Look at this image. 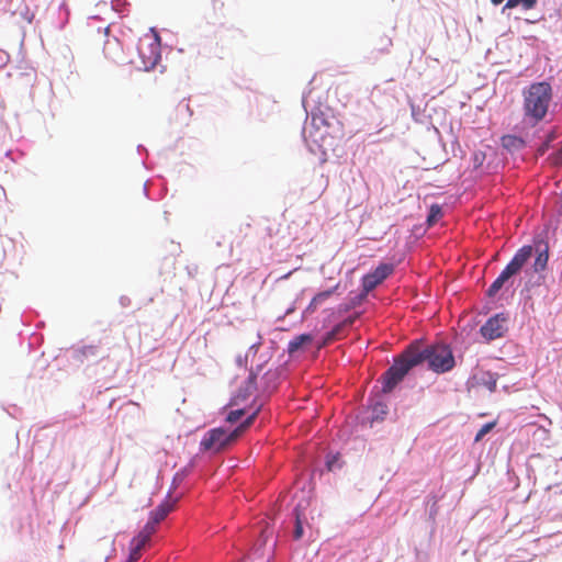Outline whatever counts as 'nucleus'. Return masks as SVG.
I'll list each match as a JSON object with an SVG mask.
<instances>
[{"label":"nucleus","instance_id":"nucleus-2","mask_svg":"<svg viewBox=\"0 0 562 562\" xmlns=\"http://www.w3.org/2000/svg\"><path fill=\"white\" fill-rule=\"evenodd\" d=\"M413 356L420 359V363L428 362V367L436 373H445L453 369L456 361L450 347L446 344H434L422 348L417 344L409 346Z\"/></svg>","mask_w":562,"mask_h":562},{"label":"nucleus","instance_id":"nucleus-25","mask_svg":"<svg viewBox=\"0 0 562 562\" xmlns=\"http://www.w3.org/2000/svg\"><path fill=\"white\" fill-rule=\"evenodd\" d=\"M157 525L158 524L155 522L153 519H149L140 531L148 536L149 538H151V536L156 532Z\"/></svg>","mask_w":562,"mask_h":562},{"label":"nucleus","instance_id":"nucleus-21","mask_svg":"<svg viewBox=\"0 0 562 562\" xmlns=\"http://www.w3.org/2000/svg\"><path fill=\"white\" fill-rule=\"evenodd\" d=\"M496 426V420L486 423L483 425L479 431L476 432V436L474 438L475 442L481 441L485 435H487L494 427Z\"/></svg>","mask_w":562,"mask_h":562},{"label":"nucleus","instance_id":"nucleus-14","mask_svg":"<svg viewBox=\"0 0 562 562\" xmlns=\"http://www.w3.org/2000/svg\"><path fill=\"white\" fill-rule=\"evenodd\" d=\"M173 509V503L164 502L154 512H151L150 519L159 524L167 515Z\"/></svg>","mask_w":562,"mask_h":562},{"label":"nucleus","instance_id":"nucleus-33","mask_svg":"<svg viewBox=\"0 0 562 562\" xmlns=\"http://www.w3.org/2000/svg\"><path fill=\"white\" fill-rule=\"evenodd\" d=\"M495 386H496V381H493L492 386H490V390L493 391L495 389Z\"/></svg>","mask_w":562,"mask_h":562},{"label":"nucleus","instance_id":"nucleus-6","mask_svg":"<svg viewBox=\"0 0 562 562\" xmlns=\"http://www.w3.org/2000/svg\"><path fill=\"white\" fill-rule=\"evenodd\" d=\"M236 439L234 430L227 432L223 428H213L203 436L200 447L202 451L217 453L226 449Z\"/></svg>","mask_w":562,"mask_h":562},{"label":"nucleus","instance_id":"nucleus-8","mask_svg":"<svg viewBox=\"0 0 562 562\" xmlns=\"http://www.w3.org/2000/svg\"><path fill=\"white\" fill-rule=\"evenodd\" d=\"M394 272V265L392 263H380L372 272L366 274L362 278V288L366 293L374 290L381 284L387 277Z\"/></svg>","mask_w":562,"mask_h":562},{"label":"nucleus","instance_id":"nucleus-12","mask_svg":"<svg viewBox=\"0 0 562 562\" xmlns=\"http://www.w3.org/2000/svg\"><path fill=\"white\" fill-rule=\"evenodd\" d=\"M335 289H336V286L333 288V289H329V290H326V291L317 293L312 299V301L310 302V304L305 308L304 313L305 314H313L318 308L319 305H322L324 302H326L333 295Z\"/></svg>","mask_w":562,"mask_h":562},{"label":"nucleus","instance_id":"nucleus-23","mask_svg":"<svg viewBox=\"0 0 562 562\" xmlns=\"http://www.w3.org/2000/svg\"><path fill=\"white\" fill-rule=\"evenodd\" d=\"M294 539L299 540L303 536V526L297 509H295V528L293 532Z\"/></svg>","mask_w":562,"mask_h":562},{"label":"nucleus","instance_id":"nucleus-16","mask_svg":"<svg viewBox=\"0 0 562 562\" xmlns=\"http://www.w3.org/2000/svg\"><path fill=\"white\" fill-rule=\"evenodd\" d=\"M259 407L250 415L248 416L237 428L234 429V435L238 438L239 436H241V434L250 427V425L254 423V420L256 419L258 413H259Z\"/></svg>","mask_w":562,"mask_h":562},{"label":"nucleus","instance_id":"nucleus-7","mask_svg":"<svg viewBox=\"0 0 562 562\" xmlns=\"http://www.w3.org/2000/svg\"><path fill=\"white\" fill-rule=\"evenodd\" d=\"M482 336L487 340L501 338L507 331V317L504 313L496 314L488 318L480 329Z\"/></svg>","mask_w":562,"mask_h":562},{"label":"nucleus","instance_id":"nucleus-24","mask_svg":"<svg viewBox=\"0 0 562 562\" xmlns=\"http://www.w3.org/2000/svg\"><path fill=\"white\" fill-rule=\"evenodd\" d=\"M372 412L374 414V418H379L381 415L386 414L387 406L381 402H378L372 406Z\"/></svg>","mask_w":562,"mask_h":562},{"label":"nucleus","instance_id":"nucleus-13","mask_svg":"<svg viewBox=\"0 0 562 562\" xmlns=\"http://www.w3.org/2000/svg\"><path fill=\"white\" fill-rule=\"evenodd\" d=\"M313 336L311 334H301L294 337L288 346V351L290 355H293L301 350L304 346L312 344Z\"/></svg>","mask_w":562,"mask_h":562},{"label":"nucleus","instance_id":"nucleus-27","mask_svg":"<svg viewBox=\"0 0 562 562\" xmlns=\"http://www.w3.org/2000/svg\"><path fill=\"white\" fill-rule=\"evenodd\" d=\"M142 555V549H136V547L131 546V552L127 562H136L139 560Z\"/></svg>","mask_w":562,"mask_h":562},{"label":"nucleus","instance_id":"nucleus-11","mask_svg":"<svg viewBox=\"0 0 562 562\" xmlns=\"http://www.w3.org/2000/svg\"><path fill=\"white\" fill-rule=\"evenodd\" d=\"M99 353L98 346L86 345L74 350L72 358L80 363H83L89 358H95Z\"/></svg>","mask_w":562,"mask_h":562},{"label":"nucleus","instance_id":"nucleus-31","mask_svg":"<svg viewBox=\"0 0 562 562\" xmlns=\"http://www.w3.org/2000/svg\"><path fill=\"white\" fill-rule=\"evenodd\" d=\"M548 146H549V143L547 142L540 150L543 153L548 148Z\"/></svg>","mask_w":562,"mask_h":562},{"label":"nucleus","instance_id":"nucleus-29","mask_svg":"<svg viewBox=\"0 0 562 562\" xmlns=\"http://www.w3.org/2000/svg\"><path fill=\"white\" fill-rule=\"evenodd\" d=\"M333 467H334V461L328 460V461H327V468H328V470H333Z\"/></svg>","mask_w":562,"mask_h":562},{"label":"nucleus","instance_id":"nucleus-28","mask_svg":"<svg viewBox=\"0 0 562 562\" xmlns=\"http://www.w3.org/2000/svg\"><path fill=\"white\" fill-rule=\"evenodd\" d=\"M551 164L553 166H561L562 165V145L561 148L550 156Z\"/></svg>","mask_w":562,"mask_h":562},{"label":"nucleus","instance_id":"nucleus-15","mask_svg":"<svg viewBox=\"0 0 562 562\" xmlns=\"http://www.w3.org/2000/svg\"><path fill=\"white\" fill-rule=\"evenodd\" d=\"M548 260H549V255H548V248L546 247L543 250H540L538 252V255L535 259V262H533V270L536 272L543 271L547 267Z\"/></svg>","mask_w":562,"mask_h":562},{"label":"nucleus","instance_id":"nucleus-1","mask_svg":"<svg viewBox=\"0 0 562 562\" xmlns=\"http://www.w3.org/2000/svg\"><path fill=\"white\" fill-rule=\"evenodd\" d=\"M525 117L532 124L544 119L552 100V88L548 82L530 85L522 93Z\"/></svg>","mask_w":562,"mask_h":562},{"label":"nucleus","instance_id":"nucleus-32","mask_svg":"<svg viewBox=\"0 0 562 562\" xmlns=\"http://www.w3.org/2000/svg\"><path fill=\"white\" fill-rule=\"evenodd\" d=\"M554 137H555V136H554V134H553V133H551V134L549 135L548 143H549L550 140L554 139Z\"/></svg>","mask_w":562,"mask_h":562},{"label":"nucleus","instance_id":"nucleus-30","mask_svg":"<svg viewBox=\"0 0 562 562\" xmlns=\"http://www.w3.org/2000/svg\"><path fill=\"white\" fill-rule=\"evenodd\" d=\"M504 0H491V2L494 4V5H498L503 2Z\"/></svg>","mask_w":562,"mask_h":562},{"label":"nucleus","instance_id":"nucleus-3","mask_svg":"<svg viewBox=\"0 0 562 562\" xmlns=\"http://www.w3.org/2000/svg\"><path fill=\"white\" fill-rule=\"evenodd\" d=\"M418 364H420V359L415 358L408 347L382 375V392H392L408 371Z\"/></svg>","mask_w":562,"mask_h":562},{"label":"nucleus","instance_id":"nucleus-10","mask_svg":"<svg viewBox=\"0 0 562 562\" xmlns=\"http://www.w3.org/2000/svg\"><path fill=\"white\" fill-rule=\"evenodd\" d=\"M105 58L116 61L123 54V47L117 38L108 40L103 47Z\"/></svg>","mask_w":562,"mask_h":562},{"label":"nucleus","instance_id":"nucleus-20","mask_svg":"<svg viewBox=\"0 0 562 562\" xmlns=\"http://www.w3.org/2000/svg\"><path fill=\"white\" fill-rule=\"evenodd\" d=\"M149 540L150 538L148 536L139 531L138 535L132 539L131 546L143 550Z\"/></svg>","mask_w":562,"mask_h":562},{"label":"nucleus","instance_id":"nucleus-22","mask_svg":"<svg viewBox=\"0 0 562 562\" xmlns=\"http://www.w3.org/2000/svg\"><path fill=\"white\" fill-rule=\"evenodd\" d=\"M441 215H442V211H441L440 205H438V204H432V205L430 206L429 215H428L427 221H428V223H429V224H432V223H435L439 217H441Z\"/></svg>","mask_w":562,"mask_h":562},{"label":"nucleus","instance_id":"nucleus-5","mask_svg":"<svg viewBox=\"0 0 562 562\" xmlns=\"http://www.w3.org/2000/svg\"><path fill=\"white\" fill-rule=\"evenodd\" d=\"M303 134L305 140L316 146L318 149L331 145L328 124L323 115H313L311 123L304 128Z\"/></svg>","mask_w":562,"mask_h":562},{"label":"nucleus","instance_id":"nucleus-17","mask_svg":"<svg viewBox=\"0 0 562 562\" xmlns=\"http://www.w3.org/2000/svg\"><path fill=\"white\" fill-rule=\"evenodd\" d=\"M537 3V0H507L504 9H513L518 5H522L525 10L532 9Z\"/></svg>","mask_w":562,"mask_h":562},{"label":"nucleus","instance_id":"nucleus-4","mask_svg":"<svg viewBox=\"0 0 562 562\" xmlns=\"http://www.w3.org/2000/svg\"><path fill=\"white\" fill-rule=\"evenodd\" d=\"M532 246H522L496 278V280L487 289V295L490 297L495 296L497 292L505 285V283L514 276L520 272L521 268L532 256Z\"/></svg>","mask_w":562,"mask_h":562},{"label":"nucleus","instance_id":"nucleus-9","mask_svg":"<svg viewBox=\"0 0 562 562\" xmlns=\"http://www.w3.org/2000/svg\"><path fill=\"white\" fill-rule=\"evenodd\" d=\"M157 40H158V37L155 38L154 43L149 44V54L148 55L144 50L143 41H140L138 50H139L140 57L143 58V66L146 69L154 67L160 58L159 44H158Z\"/></svg>","mask_w":562,"mask_h":562},{"label":"nucleus","instance_id":"nucleus-26","mask_svg":"<svg viewBox=\"0 0 562 562\" xmlns=\"http://www.w3.org/2000/svg\"><path fill=\"white\" fill-rule=\"evenodd\" d=\"M245 414V411L244 409H235V411H232L228 413L227 417H226V420L228 423H236L237 420H239V418L241 416H244Z\"/></svg>","mask_w":562,"mask_h":562},{"label":"nucleus","instance_id":"nucleus-19","mask_svg":"<svg viewBox=\"0 0 562 562\" xmlns=\"http://www.w3.org/2000/svg\"><path fill=\"white\" fill-rule=\"evenodd\" d=\"M149 540L150 538L148 536L139 531L138 535L132 539L131 546L143 550Z\"/></svg>","mask_w":562,"mask_h":562},{"label":"nucleus","instance_id":"nucleus-18","mask_svg":"<svg viewBox=\"0 0 562 562\" xmlns=\"http://www.w3.org/2000/svg\"><path fill=\"white\" fill-rule=\"evenodd\" d=\"M344 327V323H340L338 325H336L330 331H328L322 344L319 345V348L324 347V346H327L328 344H330L331 341H334L335 339L338 338V335L340 334L341 329Z\"/></svg>","mask_w":562,"mask_h":562}]
</instances>
